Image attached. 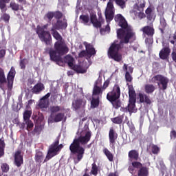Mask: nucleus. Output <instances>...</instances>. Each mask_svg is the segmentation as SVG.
<instances>
[{
	"mask_svg": "<svg viewBox=\"0 0 176 176\" xmlns=\"http://www.w3.org/2000/svg\"><path fill=\"white\" fill-rule=\"evenodd\" d=\"M89 65H87V62L82 61L80 62L78 65H74L72 69L75 71L77 74H86L87 69H89Z\"/></svg>",
	"mask_w": 176,
	"mask_h": 176,
	"instance_id": "nucleus-9",
	"label": "nucleus"
},
{
	"mask_svg": "<svg viewBox=\"0 0 176 176\" xmlns=\"http://www.w3.org/2000/svg\"><path fill=\"white\" fill-rule=\"evenodd\" d=\"M129 104L126 106L127 111L129 113H135L138 109L135 107V103L137 102V94L135 93V89L133 85H129Z\"/></svg>",
	"mask_w": 176,
	"mask_h": 176,
	"instance_id": "nucleus-4",
	"label": "nucleus"
},
{
	"mask_svg": "<svg viewBox=\"0 0 176 176\" xmlns=\"http://www.w3.org/2000/svg\"><path fill=\"white\" fill-rule=\"evenodd\" d=\"M31 115H32V111L25 110V112L23 113V120L25 122L30 120V119L31 118Z\"/></svg>",
	"mask_w": 176,
	"mask_h": 176,
	"instance_id": "nucleus-42",
	"label": "nucleus"
},
{
	"mask_svg": "<svg viewBox=\"0 0 176 176\" xmlns=\"http://www.w3.org/2000/svg\"><path fill=\"white\" fill-rule=\"evenodd\" d=\"M1 19H3V21H5V23H9V21L10 20V15H9L8 14L4 13L1 16Z\"/></svg>",
	"mask_w": 176,
	"mask_h": 176,
	"instance_id": "nucleus-55",
	"label": "nucleus"
},
{
	"mask_svg": "<svg viewBox=\"0 0 176 176\" xmlns=\"http://www.w3.org/2000/svg\"><path fill=\"white\" fill-rule=\"evenodd\" d=\"M109 31H111L109 24H107L105 28H100V34H104V32H109Z\"/></svg>",
	"mask_w": 176,
	"mask_h": 176,
	"instance_id": "nucleus-57",
	"label": "nucleus"
},
{
	"mask_svg": "<svg viewBox=\"0 0 176 176\" xmlns=\"http://www.w3.org/2000/svg\"><path fill=\"white\" fill-rule=\"evenodd\" d=\"M57 29L54 28H52L51 29V32L52 34L53 37L58 41V42H63V36H61V34H60V33H58V32H57V30H56Z\"/></svg>",
	"mask_w": 176,
	"mask_h": 176,
	"instance_id": "nucleus-26",
	"label": "nucleus"
},
{
	"mask_svg": "<svg viewBox=\"0 0 176 176\" xmlns=\"http://www.w3.org/2000/svg\"><path fill=\"white\" fill-rule=\"evenodd\" d=\"M118 137H119V135H118L115 129H113V127L110 128L109 131V145L113 149H115V144H116Z\"/></svg>",
	"mask_w": 176,
	"mask_h": 176,
	"instance_id": "nucleus-11",
	"label": "nucleus"
},
{
	"mask_svg": "<svg viewBox=\"0 0 176 176\" xmlns=\"http://www.w3.org/2000/svg\"><path fill=\"white\" fill-rule=\"evenodd\" d=\"M138 16L140 20H142V19H145V17H146V15H145L144 11H140L138 14Z\"/></svg>",
	"mask_w": 176,
	"mask_h": 176,
	"instance_id": "nucleus-60",
	"label": "nucleus"
},
{
	"mask_svg": "<svg viewBox=\"0 0 176 176\" xmlns=\"http://www.w3.org/2000/svg\"><path fill=\"white\" fill-rule=\"evenodd\" d=\"M1 169L3 173H8L10 170V167L8 164L3 163L1 166Z\"/></svg>",
	"mask_w": 176,
	"mask_h": 176,
	"instance_id": "nucleus-53",
	"label": "nucleus"
},
{
	"mask_svg": "<svg viewBox=\"0 0 176 176\" xmlns=\"http://www.w3.org/2000/svg\"><path fill=\"white\" fill-rule=\"evenodd\" d=\"M48 54L50 55V58L51 61H54V63H56L58 65L60 64H63V58H61V55L58 54V53L54 50L53 48H50Z\"/></svg>",
	"mask_w": 176,
	"mask_h": 176,
	"instance_id": "nucleus-10",
	"label": "nucleus"
},
{
	"mask_svg": "<svg viewBox=\"0 0 176 176\" xmlns=\"http://www.w3.org/2000/svg\"><path fill=\"white\" fill-rule=\"evenodd\" d=\"M14 157V164L16 167H21V165L24 164V159L23 155H21V151H16Z\"/></svg>",
	"mask_w": 176,
	"mask_h": 176,
	"instance_id": "nucleus-14",
	"label": "nucleus"
},
{
	"mask_svg": "<svg viewBox=\"0 0 176 176\" xmlns=\"http://www.w3.org/2000/svg\"><path fill=\"white\" fill-rule=\"evenodd\" d=\"M145 5H146V3L145 1H143L140 3V4L135 3L133 6V8L135 10H138V12H144V8H145Z\"/></svg>",
	"mask_w": 176,
	"mask_h": 176,
	"instance_id": "nucleus-36",
	"label": "nucleus"
},
{
	"mask_svg": "<svg viewBox=\"0 0 176 176\" xmlns=\"http://www.w3.org/2000/svg\"><path fill=\"white\" fill-rule=\"evenodd\" d=\"M38 107L41 108V109H46L49 107V100H45L43 99H40L38 104Z\"/></svg>",
	"mask_w": 176,
	"mask_h": 176,
	"instance_id": "nucleus-32",
	"label": "nucleus"
},
{
	"mask_svg": "<svg viewBox=\"0 0 176 176\" xmlns=\"http://www.w3.org/2000/svg\"><path fill=\"white\" fill-rule=\"evenodd\" d=\"M86 100L82 98H78L72 102L73 107L76 111L80 109V108H85L86 107Z\"/></svg>",
	"mask_w": 176,
	"mask_h": 176,
	"instance_id": "nucleus-16",
	"label": "nucleus"
},
{
	"mask_svg": "<svg viewBox=\"0 0 176 176\" xmlns=\"http://www.w3.org/2000/svg\"><path fill=\"white\" fill-rule=\"evenodd\" d=\"M145 13L146 15V19L148 21H152L156 19V14L153 12L152 8L148 7L147 9L145 10Z\"/></svg>",
	"mask_w": 176,
	"mask_h": 176,
	"instance_id": "nucleus-21",
	"label": "nucleus"
},
{
	"mask_svg": "<svg viewBox=\"0 0 176 176\" xmlns=\"http://www.w3.org/2000/svg\"><path fill=\"white\" fill-rule=\"evenodd\" d=\"M167 27V22L166 21V19L164 17L160 19V25L159 26V30L161 34H164V30Z\"/></svg>",
	"mask_w": 176,
	"mask_h": 176,
	"instance_id": "nucleus-31",
	"label": "nucleus"
},
{
	"mask_svg": "<svg viewBox=\"0 0 176 176\" xmlns=\"http://www.w3.org/2000/svg\"><path fill=\"white\" fill-rule=\"evenodd\" d=\"M5 140H2V139H0V157L5 155Z\"/></svg>",
	"mask_w": 176,
	"mask_h": 176,
	"instance_id": "nucleus-41",
	"label": "nucleus"
},
{
	"mask_svg": "<svg viewBox=\"0 0 176 176\" xmlns=\"http://www.w3.org/2000/svg\"><path fill=\"white\" fill-rule=\"evenodd\" d=\"M53 17H54V12H48L44 16L45 20H48V23H50L52 20H53Z\"/></svg>",
	"mask_w": 176,
	"mask_h": 176,
	"instance_id": "nucleus-46",
	"label": "nucleus"
},
{
	"mask_svg": "<svg viewBox=\"0 0 176 176\" xmlns=\"http://www.w3.org/2000/svg\"><path fill=\"white\" fill-rule=\"evenodd\" d=\"M171 57H172V60L173 61H174V63H176V51H173L171 53Z\"/></svg>",
	"mask_w": 176,
	"mask_h": 176,
	"instance_id": "nucleus-64",
	"label": "nucleus"
},
{
	"mask_svg": "<svg viewBox=\"0 0 176 176\" xmlns=\"http://www.w3.org/2000/svg\"><path fill=\"white\" fill-rule=\"evenodd\" d=\"M36 32L41 42H45L47 46L52 45V34H50V31L43 30L40 28L38 30H36Z\"/></svg>",
	"mask_w": 176,
	"mask_h": 176,
	"instance_id": "nucleus-6",
	"label": "nucleus"
},
{
	"mask_svg": "<svg viewBox=\"0 0 176 176\" xmlns=\"http://www.w3.org/2000/svg\"><path fill=\"white\" fill-rule=\"evenodd\" d=\"M14 76H16V69L14 67H11V69L7 75V79L3 69L0 67V88L3 89V85L8 83V89L12 90V89H13Z\"/></svg>",
	"mask_w": 176,
	"mask_h": 176,
	"instance_id": "nucleus-3",
	"label": "nucleus"
},
{
	"mask_svg": "<svg viewBox=\"0 0 176 176\" xmlns=\"http://www.w3.org/2000/svg\"><path fill=\"white\" fill-rule=\"evenodd\" d=\"M25 122V124H27L26 129L28 130V131H31V130H32V129L34 128V122H32V121L31 120H28Z\"/></svg>",
	"mask_w": 176,
	"mask_h": 176,
	"instance_id": "nucleus-52",
	"label": "nucleus"
},
{
	"mask_svg": "<svg viewBox=\"0 0 176 176\" xmlns=\"http://www.w3.org/2000/svg\"><path fill=\"white\" fill-rule=\"evenodd\" d=\"M103 153L105 155L109 162H113V154H112V153H111L108 148H104L103 150Z\"/></svg>",
	"mask_w": 176,
	"mask_h": 176,
	"instance_id": "nucleus-38",
	"label": "nucleus"
},
{
	"mask_svg": "<svg viewBox=\"0 0 176 176\" xmlns=\"http://www.w3.org/2000/svg\"><path fill=\"white\" fill-rule=\"evenodd\" d=\"M87 53L89 54H91L92 56H96V53H97V51H96V49L93 47L91 45H88L87 46Z\"/></svg>",
	"mask_w": 176,
	"mask_h": 176,
	"instance_id": "nucleus-43",
	"label": "nucleus"
},
{
	"mask_svg": "<svg viewBox=\"0 0 176 176\" xmlns=\"http://www.w3.org/2000/svg\"><path fill=\"white\" fill-rule=\"evenodd\" d=\"M124 117L123 116H119L113 118H111V120L112 122L114 123V124H122L123 123V119Z\"/></svg>",
	"mask_w": 176,
	"mask_h": 176,
	"instance_id": "nucleus-35",
	"label": "nucleus"
},
{
	"mask_svg": "<svg viewBox=\"0 0 176 176\" xmlns=\"http://www.w3.org/2000/svg\"><path fill=\"white\" fill-rule=\"evenodd\" d=\"M64 22L61 20H57L56 23L52 26V28H55L58 30H67L68 27V23H67V19H64Z\"/></svg>",
	"mask_w": 176,
	"mask_h": 176,
	"instance_id": "nucleus-18",
	"label": "nucleus"
},
{
	"mask_svg": "<svg viewBox=\"0 0 176 176\" xmlns=\"http://www.w3.org/2000/svg\"><path fill=\"white\" fill-rule=\"evenodd\" d=\"M54 17L56 20H60V19L63 18V13L60 11H56V12H54Z\"/></svg>",
	"mask_w": 176,
	"mask_h": 176,
	"instance_id": "nucleus-54",
	"label": "nucleus"
},
{
	"mask_svg": "<svg viewBox=\"0 0 176 176\" xmlns=\"http://www.w3.org/2000/svg\"><path fill=\"white\" fill-rule=\"evenodd\" d=\"M60 144V140H56L50 146L48 149V151H50V153H54L56 155H58V152L64 148V145H63V144Z\"/></svg>",
	"mask_w": 176,
	"mask_h": 176,
	"instance_id": "nucleus-12",
	"label": "nucleus"
},
{
	"mask_svg": "<svg viewBox=\"0 0 176 176\" xmlns=\"http://www.w3.org/2000/svg\"><path fill=\"white\" fill-rule=\"evenodd\" d=\"M54 156H56V155H54V153H50V151L48 150L46 157L44 160V161L43 162V163H46V162H49V160H50V159H52V157H54Z\"/></svg>",
	"mask_w": 176,
	"mask_h": 176,
	"instance_id": "nucleus-48",
	"label": "nucleus"
},
{
	"mask_svg": "<svg viewBox=\"0 0 176 176\" xmlns=\"http://www.w3.org/2000/svg\"><path fill=\"white\" fill-rule=\"evenodd\" d=\"M123 69L124 71L126 72L125 73L126 82H133V76H131V74H133V72L134 71V68H133V67L131 66L128 67L127 65L124 64Z\"/></svg>",
	"mask_w": 176,
	"mask_h": 176,
	"instance_id": "nucleus-13",
	"label": "nucleus"
},
{
	"mask_svg": "<svg viewBox=\"0 0 176 176\" xmlns=\"http://www.w3.org/2000/svg\"><path fill=\"white\" fill-rule=\"evenodd\" d=\"M113 1L109 0V1L107 3L106 12H115Z\"/></svg>",
	"mask_w": 176,
	"mask_h": 176,
	"instance_id": "nucleus-47",
	"label": "nucleus"
},
{
	"mask_svg": "<svg viewBox=\"0 0 176 176\" xmlns=\"http://www.w3.org/2000/svg\"><path fill=\"white\" fill-rule=\"evenodd\" d=\"M0 9L1 10L2 13H5L8 8H6V3L3 1H0Z\"/></svg>",
	"mask_w": 176,
	"mask_h": 176,
	"instance_id": "nucleus-56",
	"label": "nucleus"
},
{
	"mask_svg": "<svg viewBox=\"0 0 176 176\" xmlns=\"http://www.w3.org/2000/svg\"><path fill=\"white\" fill-rule=\"evenodd\" d=\"M100 96H92V100L91 101V108H98L100 107Z\"/></svg>",
	"mask_w": 176,
	"mask_h": 176,
	"instance_id": "nucleus-28",
	"label": "nucleus"
},
{
	"mask_svg": "<svg viewBox=\"0 0 176 176\" xmlns=\"http://www.w3.org/2000/svg\"><path fill=\"white\" fill-rule=\"evenodd\" d=\"M151 83H157L160 90L164 91L168 87L170 80L162 74H157L151 78Z\"/></svg>",
	"mask_w": 176,
	"mask_h": 176,
	"instance_id": "nucleus-5",
	"label": "nucleus"
},
{
	"mask_svg": "<svg viewBox=\"0 0 176 176\" xmlns=\"http://www.w3.org/2000/svg\"><path fill=\"white\" fill-rule=\"evenodd\" d=\"M170 53H171V49H170V47H164L160 52V58H161V60H167L168 58V56H170Z\"/></svg>",
	"mask_w": 176,
	"mask_h": 176,
	"instance_id": "nucleus-17",
	"label": "nucleus"
},
{
	"mask_svg": "<svg viewBox=\"0 0 176 176\" xmlns=\"http://www.w3.org/2000/svg\"><path fill=\"white\" fill-rule=\"evenodd\" d=\"M74 62L75 58H74L72 56L67 55L66 56H65V63L67 64V65L69 67V68H71V69L75 65V64H74Z\"/></svg>",
	"mask_w": 176,
	"mask_h": 176,
	"instance_id": "nucleus-25",
	"label": "nucleus"
},
{
	"mask_svg": "<svg viewBox=\"0 0 176 176\" xmlns=\"http://www.w3.org/2000/svg\"><path fill=\"white\" fill-rule=\"evenodd\" d=\"M110 102L112 104L113 108H115L116 109H119V108L122 107V103L120 102V100H116Z\"/></svg>",
	"mask_w": 176,
	"mask_h": 176,
	"instance_id": "nucleus-50",
	"label": "nucleus"
},
{
	"mask_svg": "<svg viewBox=\"0 0 176 176\" xmlns=\"http://www.w3.org/2000/svg\"><path fill=\"white\" fill-rule=\"evenodd\" d=\"M151 151L153 155H157L159 152H160V148L157 146V145L153 144L151 146Z\"/></svg>",
	"mask_w": 176,
	"mask_h": 176,
	"instance_id": "nucleus-51",
	"label": "nucleus"
},
{
	"mask_svg": "<svg viewBox=\"0 0 176 176\" xmlns=\"http://www.w3.org/2000/svg\"><path fill=\"white\" fill-rule=\"evenodd\" d=\"M54 50L57 52L59 56H64L69 52V48L64 41H56L54 45Z\"/></svg>",
	"mask_w": 176,
	"mask_h": 176,
	"instance_id": "nucleus-8",
	"label": "nucleus"
},
{
	"mask_svg": "<svg viewBox=\"0 0 176 176\" xmlns=\"http://www.w3.org/2000/svg\"><path fill=\"white\" fill-rule=\"evenodd\" d=\"M80 20L81 21V23H82V24L87 25V23L90 21V18L89 17V15L82 14L80 16Z\"/></svg>",
	"mask_w": 176,
	"mask_h": 176,
	"instance_id": "nucleus-44",
	"label": "nucleus"
},
{
	"mask_svg": "<svg viewBox=\"0 0 176 176\" xmlns=\"http://www.w3.org/2000/svg\"><path fill=\"white\" fill-rule=\"evenodd\" d=\"M156 90V87L153 84H147L144 85V91L146 94H152Z\"/></svg>",
	"mask_w": 176,
	"mask_h": 176,
	"instance_id": "nucleus-29",
	"label": "nucleus"
},
{
	"mask_svg": "<svg viewBox=\"0 0 176 176\" xmlns=\"http://www.w3.org/2000/svg\"><path fill=\"white\" fill-rule=\"evenodd\" d=\"M116 23H118L119 27L121 28L117 30V38L120 40L114 41L110 45L108 50V57L112 58L117 63L122 61V55L119 54V50L123 47V43L127 45V43H131L136 39L135 32L133 30L131 26L129 25L127 21L124 19V16L121 14H118L114 17Z\"/></svg>",
	"mask_w": 176,
	"mask_h": 176,
	"instance_id": "nucleus-1",
	"label": "nucleus"
},
{
	"mask_svg": "<svg viewBox=\"0 0 176 176\" xmlns=\"http://www.w3.org/2000/svg\"><path fill=\"white\" fill-rule=\"evenodd\" d=\"M5 56H6V50H0V60L5 58Z\"/></svg>",
	"mask_w": 176,
	"mask_h": 176,
	"instance_id": "nucleus-58",
	"label": "nucleus"
},
{
	"mask_svg": "<svg viewBox=\"0 0 176 176\" xmlns=\"http://www.w3.org/2000/svg\"><path fill=\"white\" fill-rule=\"evenodd\" d=\"M133 167H134V168H137L138 170H140V168H142V167H144L142 166V164L140 162L138 161H134L131 163Z\"/></svg>",
	"mask_w": 176,
	"mask_h": 176,
	"instance_id": "nucleus-49",
	"label": "nucleus"
},
{
	"mask_svg": "<svg viewBox=\"0 0 176 176\" xmlns=\"http://www.w3.org/2000/svg\"><path fill=\"white\" fill-rule=\"evenodd\" d=\"M57 98H58V94H52L51 95V100H52V101H54L55 102H57Z\"/></svg>",
	"mask_w": 176,
	"mask_h": 176,
	"instance_id": "nucleus-62",
	"label": "nucleus"
},
{
	"mask_svg": "<svg viewBox=\"0 0 176 176\" xmlns=\"http://www.w3.org/2000/svg\"><path fill=\"white\" fill-rule=\"evenodd\" d=\"M65 116V114L64 113H58L54 116L53 120L55 123H58V122H61L64 119Z\"/></svg>",
	"mask_w": 176,
	"mask_h": 176,
	"instance_id": "nucleus-34",
	"label": "nucleus"
},
{
	"mask_svg": "<svg viewBox=\"0 0 176 176\" xmlns=\"http://www.w3.org/2000/svg\"><path fill=\"white\" fill-rule=\"evenodd\" d=\"M138 176H149V168L146 166H143L138 170Z\"/></svg>",
	"mask_w": 176,
	"mask_h": 176,
	"instance_id": "nucleus-27",
	"label": "nucleus"
},
{
	"mask_svg": "<svg viewBox=\"0 0 176 176\" xmlns=\"http://www.w3.org/2000/svg\"><path fill=\"white\" fill-rule=\"evenodd\" d=\"M86 54H87V52L86 50H82L78 54L79 58H83V57H86Z\"/></svg>",
	"mask_w": 176,
	"mask_h": 176,
	"instance_id": "nucleus-61",
	"label": "nucleus"
},
{
	"mask_svg": "<svg viewBox=\"0 0 176 176\" xmlns=\"http://www.w3.org/2000/svg\"><path fill=\"white\" fill-rule=\"evenodd\" d=\"M170 140H173V138H174V140H175V138H176V131H175V130H172L170 131Z\"/></svg>",
	"mask_w": 176,
	"mask_h": 176,
	"instance_id": "nucleus-63",
	"label": "nucleus"
},
{
	"mask_svg": "<svg viewBox=\"0 0 176 176\" xmlns=\"http://www.w3.org/2000/svg\"><path fill=\"white\" fill-rule=\"evenodd\" d=\"M90 21L95 28H101V21L97 19V15L93 14L90 16Z\"/></svg>",
	"mask_w": 176,
	"mask_h": 176,
	"instance_id": "nucleus-23",
	"label": "nucleus"
},
{
	"mask_svg": "<svg viewBox=\"0 0 176 176\" xmlns=\"http://www.w3.org/2000/svg\"><path fill=\"white\" fill-rule=\"evenodd\" d=\"M102 91H104V89H102V87H98V85H95L92 91V97H99L102 98Z\"/></svg>",
	"mask_w": 176,
	"mask_h": 176,
	"instance_id": "nucleus-20",
	"label": "nucleus"
},
{
	"mask_svg": "<svg viewBox=\"0 0 176 176\" xmlns=\"http://www.w3.org/2000/svg\"><path fill=\"white\" fill-rule=\"evenodd\" d=\"M115 16V11H106L105 16L107 21H112L113 20V17Z\"/></svg>",
	"mask_w": 176,
	"mask_h": 176,
	"instance_id": "nucleus-39",
	"label": "nucleus"
},
{
	"mask_svg": "<svg viewBox=\"0 0 176 176\" xmlns=\"http://www.w3.org/2000/svg\"><path fill=\"white\" fill-rule=\"evenodd\" d=\"M120 98V87L119 85L116 84L113 90L109 92L107 95V100L109 102L116 101Z\"/></svg>",
	"mask_w": 176,
	"mask_h": 176,
	"instance_id": "nucleus-7",
	"label": "nucleus"
},
{
	"mask_svg": "<svg viewBox=\"0 0 176 176\" xmlns=\"http://www.w3.org/2000/svg\"><path fill=\"white\" fill-rule=\"evenodd\" d=\"M128 156L131 160L138 161L140 159V153L137 150H131L128 153Z\"/></svg>",
	"mask_w": 176,
	"mask_h": 176,
	"instance_id": "nucleus-24",
	"label": "nucleus"
},
{
	"mask_svg": "<svg viewBox=\"0 0 176 176\" xmlns=\"http://www.w3.org/2000/svg\"><path fill=\"white\" fill-rule=\"evenodd\" d=\"M91 166L92 167H91V173L92 174V175L96 176L98 174V166H97V164H96V162H94Z\"/></svg>",
	"mask_w": 176,
	"mask_h": 176,
	"instance_id": "nucleus-45",
	"label": "nucleus"
},
{
	"mask_svg": "<svg viewBox=\"0 0 176 176\" xmlns=\"http://www.w3.org/2000/svg\"><path fill=\"white\" fill-rule=\"evenodd\" d=\"M138 98L140 100V104H144L145 102L147 104V105H151L152 104V101L151 100V98L148 95L142 93H139L138 94Z\"/></svg>",
	"mask_w": 176,
	"mask_h": 176,
	"instance_id": "nucleus-19",
	"label": "nucleus"
},
{
	"mask_svg": "<svg viewBox=\"0 0 176 176\" xmlns=\"http://www.w3.org/2000/svg\"><path fill=\"white\" fill-rule=\"evenodd\" d=\"M43 90H45V85L39 82L34 86V87L32 89V92L34 94H39V93H41V91H43Z\"/></svg>",
	"mask_w": 176,
	"mask_h": 176,
	"instance_id": "nucleus-22",
	"label": "nucleus"
},
{
	"mask_svg": "<svg viewBox=\"0 0 176 176\" xmlns=\"http://www.w3.org/2000/svg\"><path fill=\"white\" fill-rule=\"evenodd\" d=\"M91 140V131H88L84 136H79L77 139H74L73 142L69 146V151L73 155H77L76 157L74 158L75 164H78L85 155V148L81 145H86L89 141Z\"/></svg>",
	"mask_w": 176,
	"mask_h": 176,
	"instance_id": "nucleus-2",
	"label": "nucleus"
},
{
	"mask_svg": "<svg viewBox=\"0 0 176 176\" xmlns=\"http://www.w3.org/2000/svg\"><path fill=\"white\" fill-rule=\"evenodd\" d=\"M10 6L12 10L17 12L19 10H24V7L23 6H19V3L12 2L10 4Z\"/></svg>",
	"mask_w": 176,
	"mask_h": 176,
	"instance_id": "nucleus-33",
	"label": "nucleus"
},
{
	"mask_svg": "<svg viewBox=\"0 0 176 176\" xmlns=\"http://www.w3.org/2000/svg\"><path fill=\"white\" fill-rule=\"evenodd\" d=\"M60 111H61V107L60 106H51L50 107V112L52 118H53L54 113H57V112H60Z\"/></svg>",
	"mask_w": 176,
	"mask_h": 176,
	"instance_id": "nucleus-37",
	"label": "nucleus"
},
{
	"mask_svg": "<svg viewBox=\"0 0 176 176\" xmlns=\"http://www.w3.org/2000/svg\"><path fill=\"white\" fill-rule=\"evenodd\" d=\"M141 31H142L144 35H146L150 38H152V36L155 35V28H153V25L144 26L141 29Z\"/></svg>",
	"mask_w": 176,
	"mask_h": 176,
	"instance_id": "nucleus-15",
	"label": "nucleus"
},
{
	"mask_svg": "<svg viewBox=\"0 0 176 176\" xmlns=\"http://www.w3.org/2000/svg\"><path fill=\"white\" fill-rule=\"evenodd\" d=\"M25 58L21 59L19 62V65L21 69H25Z\"/></svg>",
	"mask_w": 176,
	"mask_h": 176,
	"instance_id": "nucleus-59",
	"label": "nucleus"
},
{
	"mask_svg": "<svg viewBox=\"0 0 176 176\" xmlns=\"http://www.w3.org/2000/svg\"><path fill=\"white\" fill-rule=\"evenodd\" d=\"M110 1H114L118 5V6H120L121 9H124L126 8V2H127V0H110Z\"/></svg>",
	"mask_w": 176,
	"mask_h": 176,
	"instance_id": "nucleus-40",
	"label": "nucleus"
},
{
	"mask_svg": "<svg viewBox=\"0 0 176 176\" xmlns=\"http://www.w3.org/2000/svg\"><path fill=\"white\" fill-rule=\"evenodd\" d=\"M43 153L42 151H38L36 153L34 160L36 163H38V164H41L42 162H43L44 159Z\"/></svg>",
	"mask_w": 176,
	"mask_h": 176,
	"instance_id": "nucleus-30",
	"label": "nucleus"
}]
</instances>
